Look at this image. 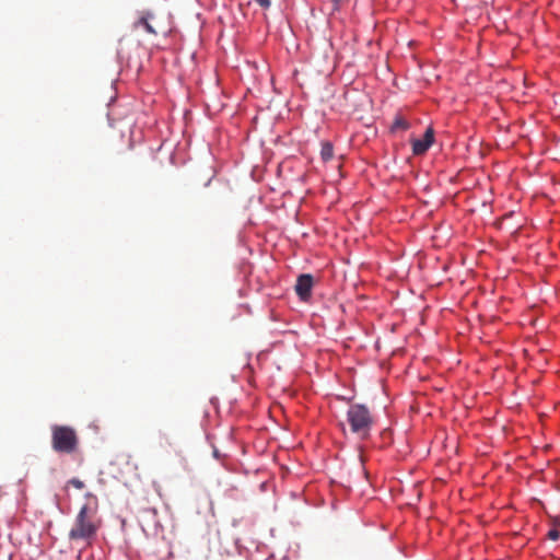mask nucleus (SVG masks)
Instances as JSON below:
<instances>
[{"mask_svg":"<svg viewBox=\"0 0 560 560\" xmlns=\"http://www.w3.org/2000/svg\"><path fill=\"white\" fill-rule=\"evenodd\" d=\"M154 19L151 12H144L141 18L135 23V27H143L149 34L156 35L158 31L152 24V20Z\"/></svg>","mask_w":560,"mask_h":560,"instance_id":"obj_6","label":"nucleus"},{"mask_svg":"<svg viewBox=\"0 0 560 560\" xmlns=\"http://www.w3.org/2000/svg\"><path fill=\"white\" fill-rule=\"evenodd\" d=\"M314 277L310 273H302L298 277L294 290L300 300L306 302L312 296Z\"/></svg>","mask_w":560,"mask_h":560,"instance_id":"obj_4","label":"nucleus"},{"mask_svg":"<svg viewBox=\"0 0 560 560\" xmlns=\"http://www.w3.org/2000/svg\"><path fill=\"white\" fill-rule=\"evenodd\" d=\"M410 127L408 120L401 116H397L392 125V131L407 130Z\"/></svg>","mask_w":560,"mask_h":560,"instance_id":"obj_8","label":"nucleus"},{"mask_svg":"<svg viewBox=\"0 0 560 560\" xmlns=\"http://www.w3.org/2000/svg\"><path fill=\"white\" fill-rule=\"evenodd\" d=\"M559 536H560V534L557 529H551L548 533V538L551 540H555V541L559 539Z\"/></svg>","mask_w":560,"mask_h":560,"instance_id":"obj_10","label":"nucleus"},{"mask_svg":"<svg viewBox=\"0 0 560 560\" xmlns=\"http://www.w3.org/2000/svg\"><path fill=\"white\" fill-rule=\"evenodd\" d=\"M70 485H72L74 488L77 489H83L84 488V482L81 481L80 479L78 478H72L70 481H69Z\"/></svg>","mask_w":560,"mask_h":560,"instance_id":"obj_9","label":"nucleus"},{"mask_svg":"<svg viewBox=\"0 0 560 560\" xmlns=\"http://www.w3.org/2000/svg\"><path fill=\"white\" fill-rule=\"evenodd\" d=\"M79 446L75 430L68 425L51 427V447L57 453L73 454Z\"/></svg>","mask_w":560,"mask_h":560,"instance_id":"obj_3","label":"nucleus"},{"mask_svg":"<svg viewBox=\"0 0 560 560\" xmlns=\"http://www.w3.org/2000/svg\"><path fill=\"white\" fill-rule=\"evenodd\" d=\"M334 155V148L330 142H323L322 143V150H320V156L323 161L327 162L332 159Z\"/></svg>","mask_w":560,"mask_h":560,"instance_id":"obj_7","label":"nucleus"},{"mask_svg":"<svg viewBox=\"0 0 560 560\" xmlns=\"http://www.w3.org/2000/svg\"><path fill=\"white\" fill-rule=\"evenodd\" d=\"M535 322H536L535 319L530 318L529 324H530V325H534V324H535Z\"/></svg>","mask_w":560,"mask_h":560,"instance_id":"obj_13","label":"nucleus"},{"mask_svg":"<svg viewBox=\"0 0 560 560\" xmlns=\"http://www.w3.org/2000/svg\"><path fill=\"white\" fill-rule=\"evenodd\" d=\"M347 423L353 434H355L360 440H365L370 436L374 419L370 409L365 405L353 404L350 405L347 411Z\"/></svg>","mask_w":560,"mask_h":560,"instance_id":"obj_1","label":"nucleus"},{"mask_svg":"<svg viewBox=\"0 0 560 560\" xmlns=\"http://www.w3.org/2000/svg\"><path fill=\"white\" fill-rule=\"evenodd\" d=\"M261 8L268 9L271 5V0H255Z\"/></svg>","mask_w":560,"mask_h":560,"instance_id":"obj_11","label":"nucleus"},{"mask_svg":"<svg viewBox=\"0 0 560 560\" xmlns=\"http://www.w3.org/2000/svg\"><path fill=\"white\" fill-rule=\"evenodd\" d=\"M180 462L183 464L184 469L188 468L187 460L184 457H180Z\"/></svg>","mask_w":560,"mask_h":560,"instance_id":"obj_12","label":"nucleus"},{"mask_svg":"<svg viewBox=\"0 0 560 560\" xmlns=\"http://www.w3.org/2000/svg\"><path fill=\"white\" fill-rule=\"evenodd\" d=\"M98 524L95 521V511L88 505H83L69 532L70 540L90 541L97 533Z\"/></svg>","mask_w":560,"mask_h":560,"instance_id":"obj_2","label":"nucleus"},{"mask_svg":"<svg viewBox=\"0 0 560 560\" xmlns=\"http://www.w3.org/2000/svg\"><path fill=\"white\" fill-rule=\"evenodd\" d=\"M434 142V130L429 127L422 139H416L412 141V152L415 155L424 154Z\"/></svg>","mask_w":560,"mask_h":560,"instance_id":"obj_5","label":"nucleus"}]
</instances>
